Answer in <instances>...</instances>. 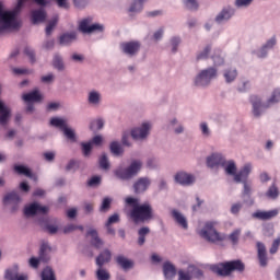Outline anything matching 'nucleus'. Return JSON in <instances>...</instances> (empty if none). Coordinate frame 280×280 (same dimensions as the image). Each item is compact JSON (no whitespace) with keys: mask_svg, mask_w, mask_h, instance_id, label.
I'll return each mask as SVG.
<instances>
[{"mask_svg":"<svg viewBox=\"0 0 280 280\" xmlns=\"http://www.w3.org/2000/svg\"><path fill=\"white\" fill-rule=\"evenodd\" d=\"M125 201L131 207L129 218L132 219L135 224H139V222H150V220L154 218V210L150 202L139 203V199L132 197H127Z\"/></svg>","mask_w":280,"mask_h":280,"instance_id":"1","label":"nucleus"},{"mask_svg":"<svg viewBox=\"0 0 280 280\" xmlns=\"http://www.w3.org/2000/svg\"><path fill=\"white\" fill-rule=\"evenodd\" d=\"M25 0H18V5L13 11H3V4L0 2V32L3 30H16L19 27V10L23 8Z\"/></svg>","mask_w":280,"mask_h":280,"instance_id":"2","label":"nucleus"},{"mask_svg":"<svg viewBox=\"0 0 280 280\" xmlns=\"http://www.w3.org/2000/svg\"><path fill=\"white\" fill-rule=\"evenodd\" d=\"M246 266L242 260H231L211 266L212 272L219 277H231L233 272H244Z\"/></svg>","mask_w":280,"mask_h":280,"instance_id":"3","label":"nucleus"},{"mask_svg":"<svg viewBox=\"0 0 280 280\" xmlns=\"http://www.w3.org/2000/svg\"><path fill=\"white\" fill-rule=\"evenodd\" d=\"M249 101L253 106V114L255 115V117H259L262 110H266V108H270V106H273V104H278V102L280 101V91L275 90L267 103H261V97H259L258 95H252L249 97Z\"/></svg>","mask_w":280,"mask_h":280,"instance_id":"4","label":"nucleus"},{"mask_svg":"<svg viewBox=\"0 0 280 280\" xmlns=\"http://www.w3.org/2000/svg\"><path fill=\"white\" fill-rule=\"evenodd\" d=\"M215 221L206 222L203 229L199 231L200 237L206 240V242H210L211 244L225 242L226 234L218 232V230H215Z\"/></svg>","mask_w":280,"mask_h":280,"instance_id":"5","label":"nucleus"},{"mask_svg":"<svg viewBox=\"0 0 280 280\" xmlns=\"http://www.w3.org/2000/svg\"><path fill=\"white\" fill-rule=\"evenodd\" d=\"M141 161L135 160L127 168H118L115 171V176L117 178H121V180H128L132 178V176H137L142 167Z\"/></svg>","mask_w":280,"mask_h":280,"instance_id":"6","label":"nucleus"},{"mask_svg":"<svg viewBox=\"0 0 280 280\" xmlns=\"http://www.w3.org/2000/svg\"><path fill=\"white\" fill-rule=\"evenodd\" d=\"M218 77L215 68H208L202 70L195 79V86H208L213 78Z\"/></svg>","mask_w":280,"mask_h":280,"instance_id":"7","label":"nucleus"},{"mask_svg":"<svg viewBox=\"0 0 280 280\" xmlns=\"http://www.w3.org/2000/svg\"><path fill=\"white\" fill-rule=\"evenodd\" d=\"M51 253V247H49V244L43 243L39 249V258L32 257L28 261L31 268H38L40 261H44V264H47L49 261L50 257L49 254Z\"/></svg>","mask_w":280,"mask_h":280,"instance_id":"8","label":"nucleus"},{"mask_svg":"<svg viewBox=\"0 0 280 280\" xmlns=\"http://www.w3.org/2000/svg\"><path fill=\"white\" fill-rule=\"evenodd\" d=\"M93 18H85L79 22V32L82 34H93V32H104V25L91 24Z\"/></svg>","mask_w":280,"mask_h":280,"instance_id":"9","label":"nucleus"},{"mask_svg":"<svg viewBox=\"0 0 280 280\" xmlns=\"http://www.w3.org/2000/svg\"><path fill=\"white\" fill-rule=\"evenodd\" d=\"M50 125H52L55 128H60L63 131L65 137L69 139V141H75V131L73 129L67 127V121L61 118H51Z\"/></svg>","mask_w":280,"mask_h":280,"instance_id":"10","label":"nucleus"},{"mask_svg":"<svg viewBox=\"0 0 280 280\" xmlns=\"http://www.w3.org/2000/svg\"><path fill=\"white\" fill-rule=\"evenodd\" d=\"M150 122H143L140 128H135L131 130V137L132 139L139 140V139H145L148 135H150Z\"/></svg>","mask_w":280,"mask_h":280,"instance_id":"11","label":"nucleus"},{"mask_svg":"<svg viewBox=\"0 0 280 280\" xmlns=\"http://www.w3.org/2000/svg\"><path fill=\"white\" fill-rule=\"evenodd\" d=\"M120 48L127 56H135L141 49V44L139 42H125L120 44Z\"/></svg>","mask_w":280,"mask_h":280,"instance_id":"12","label":"nucleus"},{"mask_svg":"<svg viewBox=\"0 0 280 280\" xmlns=\"http://www.w3.org/2000/svg\"><path fill=\"white\" fill-rule=\"evenodd\" d=\"M256 248H257V257L259 260V265L262 268H266V266H268V252L266 250V245L261 242H257Z\"/></svg>","mask_w":280,"mask_h":280,"instance_id":"13","label":"nucleus"},{"mask_svg":"<svg viewBox=\"0 0 280 280\" xmlns=\"http://www.w3.org/2000/svg\"><path fill=\"white\" fill-rule=\"evenodd\" d=\"M49 211V208L43 207L36 202L31 203L28 207H25L24 209V215L30 217V215H36L37 213H47Z\"/></svg>","mask_w":280,"mask_h":280,"instance_id":"14","label":"nucleus"},{"mask_svg":"<svg viewBox=\"0 0 280 280\" xmlns=\"http://www.w3.org/2000/svg\"><path fill=\"white\" fill-rule=\"evenodd\" d=\"M207 165L211 168L218 167L220 165L221 167H224V165H226V159H224V156H222L220 153H214L207 159Z\"/></svg>","mask_w":280,"mask_h":280,"instance_id":"15","label":"nucleus"},{"mask_svg":"<svg viewBox=\"0 0 280 280\" xmlns=\"http://www.w3.org/2000/svg\"><path fill=\"white\" fill-rule=\"evenodd\" d=\"M277 215H279V209H273L269 211L258 210L253 213V218H256V220H262V221L272 220V218H277Z\"/></svg>","mask_w":280,"mask_h":280,"instance_id":"16","label":"nucleus"},{"mask_svg":"<svg viewBox=\"0 0 280 280\" xmlns=\"http://www.w3.org/2000/svg\"><path fill=\"white\" fill-rule=\"evenodd\" d=\"M253 167L250 164H246L244 167L241 168L238 173L234 175L235 183H244L248 179Z\"/></svg>","mask_w":280,"mask_h":280,"instance_id":"17","label":"nucleus"},{"mask_svg":"<svg viewBox=\"0 0 280 280\" xmlns=\"http://www.w3.org/2000/svg\"><path fill=\"white\" fill-rule=\"evenodd\" d=\"M31 19L33 25H36L38 23H45V19H47V12L45 11V9L34 10L31 13Z\"/></svg>","mask_w":280,"mask_h":280,"instance_id":"18","label":"nucleus"},{"mask_svg":"<svg viewBox=\"0 0 280 280\" xmlns=\"http://www.w3.org/2000/svg\"><path fill=\"white\" fill-rule=\"evenodd\" d=\"M171 215L172 218L175 220V222L182 226V229L187 230L189 228V224L187 223V219L185 218V215H183V213L178 212V210L173 209L171 211Z\"/></svg>","mask_w":280,"mask_h":280,"instance_id":"19","label":"nucleus"},{"mask_svg":"<svg viewBox=\"0 0 280 280\" xmlns=\"http://www.w3.org/2000/svg\"><path fill=\"white\" fill-rule=\"evenodd\" d=\"M175 180H176V183H179V185H192V183H194V180H196V178H194V175H189L187 173L179 172L175 175Z\"/></svg>","mask_w":280,"mask_h":280,"instance_id":"20","label":"nucleus"},{"mask_svg":"<svg viewBox=\"0 0 280 280\" xmlns=\"http://www.w3.org/2000/svg\"><path fill=\"white\" fill-rule=\"evenodd\" d=\"M148 187H150V179L141 177L133 184L135 194H143Z\"/></svg>","mask_w":280,"mask_h":280,"instance_id":"21","label":"nucleus"},{"mask_svg":"<svg viewBox=\"0 0 280 280\" xmlns=\"http://www.w3.org/2000/svg\"><path fill=\"white\" fill-rule=\"evenodd\" d=\"M22 100L27 104H32V102H43V94H40L38 90H34L30 93L23 94Z\"/></svg>","mask_w":280,"mask_h":280,"instance_id":"22","label":"nucleus"},{"mask_svg":"<svg viewBox=\"0 0 280 280\" xmlns=\"http://www.w3.org/2000/svg\"><path fill=\"white\" fill-rule=\"evenodd\" d=\"M116 264L122 268V270H130V268L135 267V262L130 259H128L124 255H118L116 258Z\"/></svg>","mask_w":280,"mask_h":280,"instance_id":"23","label":"nucleus"},{"mask_svg":"<svg viewBox=\"0 0 280 280\" xmlns=\"http://www.w3.org/2000/svg\"><path fill=\"white\" fill-rule=\"evenodd\" d=\"M113 257V254L108 249H104L97 257H96V266L98 268H103L104 264H108Z\"/></svg>","mask_w":280,"mask_h":280,"instance_id":"24","label":"nucleus"},{"mask_svg":"<svg viewBox=\"0 0 280 280\" xmlns=\"http://www.w3.org/2000/svg\"><path fill=\"white\" fill-rule=\"evenodd\" d=\"M39 224L42 229L45 230L46 233H49L50 235H56V233H58V225L50 223L49 219L40 220Z\"/></svg>","mask_w":280,"mask_h":280,"instance_id":"25","label":"nucleus"},{"mask_svg":"<svg viewBox=\"0 0 280 280\" xmlns=\"http://www.w3.org/2000/svg\"><path fill=\"white\" fill-rule=\"evenodd\" d=\"M10 119V108L0 101V126H5Z\"/></svg>","mask_w":280,"mask_h":280,"instance_id":"26","label":"nucleus"},{"mask_svg":"<svg viewBox=\"0 0 280 280\" xmlns=\"http://www.w3.org/2000/svg\"><path fill=\"white\" fill-rule=\"evenodd\" d=\"M78 38V35L75 33H65L61 36H59V45L67 46L71 45L73 40Z\"/></svg>","mask_w":280,"mask_h":280,"instance_id":"27","label":"nucleus"},{"mask_svg":"<svg viewBox=\"0 0 280 280\" xmlns=\"http://www.w3.org/2000/svg\"><path fill=\"white\" fill-rule=\"evenodd\" d=\"M277 45V37H271L267 43L262 46L260 49V52L258 54V58H266L268 55V51L266 49H272Z\"/></svg>","mask_w":280,"mask_h":280,"instance_id":"28","label":"nucleus"},{"mask_svg":"<svg viewBox=\"0 0 280 280\" xmlns=\"http://www.w3.org/2000/svg\"><path fill=\"white\" fill-rule=\"evenodd\" d=\"M163 273L165 279L172 280L173 277H176V267L170 262H164L163 265Z\"/></svg>","mask_w":280,"mask_h":280,"instance_id":"29","label":"nucleus"},{"mask_svg":"<svg viewBox=\"0 0 280 280\" xmlns=\"http://www.w3.org/2000/svg\"><path fill=\"white\" fill-rule=\"evenodd\" d=\"M88 235L92 236L91 244L94 246V248H102V246H104V242L100 238V236H97L96 230H90Z\"/></svg>","mask_w":280,"mask_h":280,"instance_id":"30","label":"nucleus"},{"mask_svg":"<svg viewBox=\"0 0 280 280\" xmlns=\"http://www.w3.org/2000/svg\"><path fill=\"white\" fill-rule=\"evenodd\" d=\"M14 172H16V174H19L20 176H26V178H34V174L26 166L15 165L14 166Z\"/></svg>","mask_w":280,"mask_h":280,"instance_id":"31","label":"nucleus"},{"mask_svg":"<svg viewBox=\"0 0 280 280\" xmlns=\"http://www.w3.org/2000/svg\"><path fill=\"white\" fill-rule=\"evenodd\" d=\"M12 202L13 205H19L21 202V197L18 192H10L3 198V205H9Z\"/></svg>","mask_w":280,"mask_h":280,"instance_id":"32","label":"nucleus"},{"mask_svg":"<svg viewBox=\"0 0 280 280\" xmlns=\"http://www.w3.org/2000/svg\"><path fill=\"white\" fill-rule=\"evenodd\" d=\"M42 280H56V272L51 267H46L42 271Z\"/></svg>","mask_w":280,"mask_h":280,"instance_id":"33","label":"nucleus"},{"mask_svg":"<svg viewBox=\"0 0 280 280\" xmlns=\"http://www.w3.org/2000/svg\"><path fill=\"white\" fill-rule=\"evenodd\" d=\"M223 167L225 170V173L229 176H234L235 177V174H237V166H235L234 161L225 162V165Z\"/></svg>","mask_w":280,"mask_h":280,"instance_id":"34","label":"nucleus"},{"mask_svg":"<svg viewBox=\"0 0 280 280\" xmlns=\"http://www.w3.org/2000/svg\"><path fill=\"white\" fill-rule=\"evenodd\" d=\"M150 234V228L148 226H144V228H141L139 231H138V245L139 246H143V244H145V235Z\"/></svg>","mask_w":280,"mask_h":280,"instance_id":"35","label":"nucleus"},{"mask_svg":"<svg viewBox=\"0 0 280 280\" xmlns=\"http://www.w3.org/2000/svg\"><path fill=\"white\" fill-rule=\"evenodd\" d=\"M267 198H270L271 200H277L279 198V188L276 184H272L269 189L266 192Z\"/></svg>","mask_w":280,"mask_h":280,"instance_id":"36","label":"nucleus"},{"mask_svg":"<svg viewBox=\"0 0 280 280\" xmlns=\"http://www.w3.org/2000/svg\"><path fill=\"white\" fill-rule=\"evenodd\" d=\"M232 14L230 10H222V12H220L217 18L215 21L217 23H222L223 21H229V19H231Z\"/></svg>","mask_w":280,"mask_h":280,"instance_id":"37","label":"nucleus"},{"mask_svg":"<svg viewBox=\"0 0 280 280\" xmlns=\"http://www.w3.org/2000/svg\"><path fill=\"white\" fill-rule=\"evenodd\" d=\"M19 277V266H14L13 269H8L5 271V279L8 280H16Z\"/></svg>","mask_w":280,"mask_h":280,"instance_id":"38","label":"nucleus"},{"mask_svg":"<svg viewBox=\"0 0 280 280\" xmlns=\"http://www.w3.org/2000/svg\"><path fill=\"white\" fill-rule=\"evenodd\" d=\"M96 278L98 280H110V273L106 269L98 267L96 270Z\"/></svg>","mask_w":280,"mask_h":280,"instance_id":"39","label":"nucleus"},{"mask_svg":"<svg viewBox=\"0 0 280 280\" xmlns=\"http://www.w3.org/2000/svg\"><path fill=\"white\" fill-rule=\"evenodd\" d=\"M109 148L112 154H115L116 156H119V154H124V149L121 148V144H119V142H112Z\"/></svg>","mask_w":280,"mask_h":280,"instance_id":"40","label":"nucleus"},{"mask_svg":"<svg viewBox=\"0 0 280 280\" xmlns=\"http://www.w3.org/2000/svg\"><path fill=\"white\" fill-rule=\"evenodd\" d=\"M145 0H138L135 1L130 8H129V12H141L143 10V2Z\"/></svg>","mask_w":280,"mask_h":280,"instance_id":"41","label":"nucleus"},{"mask_svg":"<svg viewBox=\"0 0 280 280\" xmlns=\"http://www.w3.org/2000/svg\"><path fill=\"white\" fill-rule=\"evenodd\" d=\"M52 66L55 69H58V71H62L65 69V63L62 62V57L55 55L54 60H52Z\"/></svg>","mask_w":280,"mask_h":280,"instance_id":"42","label":"nucleus"},{"mask_svg":"<svg viewBox=\"0 0 280 280\" xmlns=\"http://www.w3.org/2000/svg\"><path fill=\"white\" fill-rule=\"evenodd\" d=\"M211 54V45H207L202 51L197 55V60H207Z\"/></svg>","mask_w":280,"mask_h":280,"instance_id":"43","label":"nucleus"},{"mask_svg":"<svg viewBox=\"0 0 280 280\" xmlns=\"http://www.w3.org/2000/svg\"><path fill=\"white\" fill-rule=\"evenodd\" d=\"M242 231L241 230H234L230 235L229 240L232 242L233 246H236V244L240 242V235Z\"/></svg>","mask_w":280,"mask_h":280,"instance_id":"44","label":"nucleus"},{"mask_svg":"<svg viewBox=\"0 0 280 280\" xmlns=\"http://www.w3.org/2000/svg\"><path fill=\"white\" fill-rule=\"evenodd\" d=\"M89 103L90 104H100L101 95L96 91H92L89 93Z\"/></svg>","mask_w":280,"mask_h":280,"instance_id":"45","label":"nucleus"},{"mask_svg":"<svg viewBox=\"0 0 280 280\" xmlns=\"http://www.w3.org/2000/svg\"><path fill=\"white\" fill-rule=\"evenodd\" d=\"M224 78H225L226 82H233V80H235V78H237V70L236 69L226 70L224 72Z\"/></svg>","mask_w":280,"mask_h":280,"instance_id":"46","label":"nucleus"},{"mask_svg":"<svg viewBox=\"0 0 280 280\" xmlns=\"http://www.w3.org/2000/svg\"><path fill=\"white\" fill-rule=\"evenodd\" d=\"M104 128V120L96 119L90 124V130H102Z\"/></svg>","mask_w":280,"mask_h":280,"instance_id":"47","label":"nucleus"},{"mask_svg":"<svg viewBox=\"0 0 280 280\" xmlns=\"http://www.w3.org/2000/svg\"><path fill=\"white\" fill-rule=\"evenodd\" d=\"M56 25H58V18H54L50 22H48L47 26H46V35L50 36L51 32H54V27H56Z\"/></svg>","mask_w":280,"mask_h":280,"instance_id":"48","label":"nucleus"},{"mask_svg":"<svg viewBox=\"0 0 280 280\" xmlns=\"http://www.w3.org/2000/svg\"><path fill=\"white\" fill-rule=\"evenodd\" d=\"M110 202H113L112 198H108V197L104 198L101 205L100 211H102L103 213H106V211L110 209Z\"/></svg>","mask_w":280,"mask_h":280,"instance_id":"49","label":"nucleus"},{"mask_svg":"<svg viewBox=\"0 0 280 280\" xmlns=\"http://www.w3.org/2000/svg\"><path fill=\"white\" fill-rule=\"evenodd\" d=\"M184 5L187 10H198V2L196 0H184Z\"/></svg>","mask_w":280,"mask_h":280,"instance_id":"50","label":"nucleus"},{"mask_svg":"<svg viewBox=\"0 0 280 280\" xmlns=\"http://www.w3.org/2000/svg\"><path fill=\"white\" fill-rule=\"evenodd\" d=\"M98 163L102 170H108V167H110V163H108V158L106 156V154H103L100 158Z\"/></svg>","mask_w":280,"mask_h":280,"instance_id":"51","label":"nucleus"},{"mask_svg":"<svg viewBox=\"0 0 280 280\" xmlns=\"http://www.w3.org/2000/svg\"><path fill=\"white\" fill-rule=\"evenodd\" d=\"M84 231V228L82 225H74V224H69L67 226L63 228V233L67 234V233H73V231Z\"/></svg>","mask_w":280,"mask_h":280,"instance_id":"52","label":"nucleus"},{"mask_svg":"<svg viewBox=\"0 0 280 280\" xmlns=\"http://www.w3.org/2000/svg\"><path fill=\"white\" fill-rule=\"evenodd\" d=\"M279 246H280V235L276 240H273L272 245L269 249V253L271 255L277 254V250H279Z\"/></svg>","mask_w":280,"mask_h":280,"instance_id":"53","label":"nucleus"},{"mask_svg":"<svg viewBox=\"0 0 280 280\" xmlns=\"http://www.w3.org/2000/svg\"><path fill=\"white\" fill-rule=\"evenodd\" d=\"M24 54L30 58L32 63L36 62V55L34 54V50L32 48L25 47Z\"/></svg>","mask_w":280,"mask_h":280,"instance_id":"54","label":"nucleus"},{"mask_svg":"<svg viewBox=\"0 0 280 280\" xmlns=\"http://www.w3.org/2000/svg\"><path fill=\"white\" fill-rule=\"evenodd\" d=\"M120 221L119 215L117 213H114L110 215L105 223V226H112V224H117Z\"/></svg>","mask_w":280,"mask_h":280,"instance_id":"55","label":"nucleus"},{"mask_svg":"<svg viewBox=\"0 0 280 280\" xmlns=\"http://www.w3.org/2000/svg\"><path fill=\"white\" fill-rule=\"evenodd\" d=\"M81 145H82L84 156H89L91 154V150H93V144L91 142H88V143L82 142Z\"/></svg>","mask_w":280,"mask_h":280,"instance_id":"56","label":"nucleus"},{"mask_svg":"<svg viewBox=\"0 0 280 280\" xmlns=\"http://www.w3.org/2000/svg\"><path fill=\"white\" fill-rule=\"evenodd\" d=\"M171 44H172V51H173V54H176V51H178V45H180V38H178V37H173L172 39H171Z\"/></svg>","mask_w":280,"mask_h":280,"instance_id":"57","label":"nucleus"},{"mask_svg":"<svg viewBox=\"0 0 280 280\" xmlns=\"http://www.w3.org/2000/svg\"><path fill=\"white\" fill-rule=\"evenodd\" d=\"M253 3V0H236L235 5L237 8H248Z\"/></svg>","mask_w":280,"mask_h":280,"instance_id":"58","label":"nucleus"},{"mask_svg":"<svg viewBox=\"0 0 280 280\" xmlns=\"http://www.w3.org/2000/svg\"><path fill=\"white\" fill-rule=\"evenodd\" d=\"M243 196H250V192L253 191L250 184H248V182H243Z\"/></svg>","mask_w":280,"mask_h":280,"instance_id":"59","label":"nucleus"},{"mask_svg":"<svg viewBox=\"0 0 280 280\" xmlns=\"http://www.w3.org/2000/svg\"><path fill=\"white\" fill-rule=\"evenodd\" d=\"M178 280H191V275L183 270L178 271Z\"/></svg>","mask_w":280,"mask_h":280,"instance_id":"60","label":"nucleus"},{"mask_svg":"<svg viewBox=\"0 0 280 280\" xmlns=\"http://www.w3.org/2000/svg\"><path fill=\"white\" fill-rule=\"evenodd\" d=\"M101 180L102 178H100L98 176H94L88 182V185L90 187H94V185H100Z\"/></svg>","mask_w":280,"mask_h":280,"instance_id":"61","label":"nucleus"},{"mask_svg":"<svg viewBox=\"0 0 280 280\" xmlns=\"http://www.w3.org/2000/svg\"><path fill=\"white\" fill-rule=\"evenodd\" d=\"M44 159H45V161L51 162V161H54V159H56V153L51 152V151L45 152Z\"/></svg>","mask_w":280,"mask_h":280,"instance_id":"62","label":"nucleus"},{"mask_svg":"<svg viewBox=\"0 0 280 280\" xmlns=\"http://www.w3.org/2000/svg\"><path fill=\"white\" fill-rule=\"evenodd\" d=\"M241 209H242V203H234L231 208V213H233L234 215H237Z\"/></svg>","mask_w":280,"mask_h":280,"instance_id":"63","label":"nucleus"},{"mask_svg":"<svg viewBox=\"0 0 280 280\" xmlns=\"http://www.w3.org/2000/svg\"><path fill=\"white\" fill-rule=\"evenodd\" d=\"M73 3L75 5V8L82 9V8H86V0H73Z\"/></svg>","mask_w":280,"mask_h":280,"instance_id":"64","label":"nucleus"}]
</instances>
